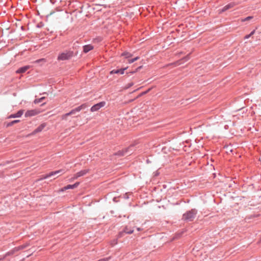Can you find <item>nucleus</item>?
Segmentation results:
<instances>
[{
  "label": "nucleus",
  "instance_id": "f03ea898",
  "mask_svg": "<svg viewBox=\"0 0 261 261\" xmlns=\"http://www.w3.org/2000/svg\"><path fill=\"white\" fill-rule=\"evenodd\" d=\"M72 56L73 53L72 51H66L65 52L60 54L58 57V59L59 60H68L71 58Z\"/></svg>",
  "mask_w": 261,
  "mask_h": 261
},
{
  "label": "nucleus",
  "instance_id": "f3484780",
  "mask_svg": "<svg viewBox=\"0 0 261 261\" xmlns=\"http://www.w3.org/2000/svg\"><path fill=\"white\" fill-rule=\"evenodd\" d=\"M252 18H253L252 16H248V17H247L245 18L241 19V21L242 22H245V21H249V20H251Z\"/></svg>",
  "mask_w": 261,
  "mask_h": 261
},
{
  "label": "nucleus",
  "instance_id": "ddd939ff",
  "mask_svg": "<svg viewBox=\"0 0 261 261\" xmlns=\"http://www.w3.org/2000/svg\"><path fill=\"white\" fill-rule=\"evenodd\" d=\"M93 47L91 45H87L84 46V51L85 53H88L90 50L93 49Z\"/></svg>",
  "mask_w": 261,
  "mask_h": 261
},
{
  "label": "nucleus",
  "instance_id": "0eeeda50",
  "mask_svg": "<svg viewBox=\"0 0 261 261\" xmlns=\"http://www.w3.org/2000/svg\"><path fill=\"white\" fill-rule=\"evenodd\" d=\"M79 184L80 183L77 182H76L74 184L72 185H68L67 186L64 187V188L61 189L59 190V191H60V192H64V191H65L66 190H68V189L75 188H76L79 186Z\"/></svg>",
  "mask_w": 261,
  "mask_h": 261
},
{
  "label": "nucleus",
  "instance_id": "423d86ee",
  "mask_svg": "<svg viewBox=\"0 0 261 261\" xmlns=\"http://www.w3.org/2000/svg\"><path fill=\"white\" fill-rule=\"evenodd\" d=\"M63 171L62 170H57V171H53V172H51L50 173H49V174H47L46 175H43L41 176V177L40 178V180H42V179H46L49 177H50L53 175H56L58 173H61Z\"/></svg>",
  "mask_w": 261,
  "mask_h": 261
},
{
  "label": "nucleus",
  "instance_id": "a211bd4d",
  "mask_svg": "<svg viewBox=\"0 0 261 261\" xmlns=\"http://www.w3.org/2000/svg\"><path fill=\"white\" fill-rule=\"evenodd\" d=\"M139 59V58L138 57H137L134 59L128 60V63L131 64V63L134 62L135 61L138 60Z\"/></svg>",
  "mask_w": 261,
  "mask_h": 261
},
{
  "label": "nucleus",
  "instance_id": "aec40b11",
  "mask_svg": "<svg viewBox=\"0 0 261 261\" xmlns=\"http://www.w3.org/2000/svg\"><path fill=\"white\" fill-rule=\"evenodd\" d=\"M255 33V31H253L251 32V33L249 35H247L246 36H245L244 38L245 39H248L249 37H250L252 35H253Z\"/></svg>",
  "mask_w": 261,
  "mask_h": 261
},
{
  "label": "nucleus",
  "instance_id": "1a4fd4ad",
  "mask_svg": "<svg viewBox=\"0 0 261 261\" xmlns=\"http://www.w3.org/2000/svg\"><path fill=\"white\" fill-rule=\"evenodd\" d=\"M127 67L122 68L120 69H117V70H113L110 72L111 74H118L120 73L121 74H123L124 73V71L126 70Z\"/></svg>",
  "mask_w": 261,
  "mask_h": 261
},
{
  "label": "nucleus",
  "instance_id": "412c9836",
  "mask_svg": "<svg viewBox=\"0 0 261 261\" xmlns=\"http://www.w3.org/2000/svg\"><path fill=\"white\" fill-rule=\"evenodd\" d=\"M69 116V115L68 113L65 114L62 116V119L63 120H67V117Z\"/></svg>",
  "mask_w": 261,
  "mask_h": 261
},
{
  "label": "nucleus",
  "instance_id": "393cba45",
  "mask_svg": "<svg viewBox=\"0 0 261 261\" xmlns=\"http://www.w3.org/2000/svg\"><path fill=\"white\" fill-rule=\"evenodd\" d=\"M141 68H142V66H140V67H139L138 68H137V69H136V70H135V71H132V72H131V73H135V72H137V71H138V70H139V69H141Z\"/></svg>",
  "mask_w": 261,
  "mask_h": 261
},
{
  "label": "nucleus",
  "instance_id": "cd10ccee",
  "mask_svg": "<svg viewBox=\"0 0 261 261\" xmlns=\"http://www.w3.org/2000/svg\"><path fill=\"white\" fill-rule=\"evenodd\" d=\"M44 98H45L44 97H42L39 98V101H41V102Z\"/></svg>",
  "mask_w": 261,
  "mask_h": 261
},
{
  "label": "nucleus",
  "instance_id": "2eb2a0df",
  "mask_svg": "<svg viewBox=\"0 0 261 261\" xmlns=\"http://www.w3.org/2000/svg\"><path fill=\"white\" fill-rule=\"evenodd\" d=\"M19 121H20V120H13V121H11V122H9V123H8V124H7V127H9V126H12V125H13V124H15V123H16L19 122Z\"/></svg>",
  "mask_w": 261,
  "mask_h": 261
},
{
  "label": "nucleus",
  "instance_id": "20e7f679",
  "mask_svg": "<svg viewBox=\"0 0 261 261\" xmlns=\"http://www.w3.org/2000/svg\"><path fill=\"white\" fill-rule=\"evenodd\" d=\"M40 113V111L37 110H28L25 113V116L26 117H32L35 116L37 114H38Z\"/></svg>",
  "mask_w": 261,
  "mask_h": 261
},
{
  "label": "nucleus",
  "instance_id": "39448f33",
  "mask_svg": "<svg viewBox=\"0 0 261 261\" xmlns=\"http://www.w3.org/2000/svg\"><path fill=\"white\" fill-rule=\"evenodd\" d=\"M89 170L88 169H85L82 171H80V172L76 173L73 176V177L72 178L73 180L77 178L78 177H80L81 176L85 175L86 174L88 173Z\"/></svg>",
  "mask_w": 261,
  "mask_h": 261
},
{
  "label": "nucleus",
  "instance_id": "4468645a",
  "mask_svg": "<svg viewBox=\"0 0 261 261\" xmlns=\"http://www.w3.org/2000/svg\"><path fill=\"white\" fill-rule=\"evenodd\" d=\"M87 107V106L86 104H83L81 106L76 108L74 109L76 112H80L82 109H84Z\"/></svg>",
  "mask_w": 261,
  "mask_h": 261
},
{
  "label": "nucleus",
  "instance_id": "7ed1b4c3",
  "mask_svg": "<svg viewBox=\"0 0 261 261\" xmlns=\"http://www.w3.org/2000/svg\"><path fill=\"white\" fill-rule=\"evenodd\" d=\"M106 102L104 101L100 102L99 103H98L93 106H92L91 108V112H95L97 110H98L101 108L104 107L105 106Z\"/></svg>",
  "mask_w": 261,
  "mask_h": 261
},
{
  "label": "nucleus",
  "instance_id": "c85d7f7f",
  "mask_svg": "<svg viewBox=\"0 0 261 261\" xmlns=\"http://www.w3.org/2000/svg\"><path fill=\"white\" fill-rule=\"evenodd\" d=\"M12 253H13V252H11V253H10V252H8V253L6 254V255H9V254H12Z\"/></svg>",
  "mask_w": 261,
  "mask_h": 261
},
{
  "label": "nucleus",
  "instance_id": "9d476101",
  "mask_svg": "<svg viewBox=\"0 0 261 261\" xmlns=\"http://www.w3.org/2000/svg\"><path fill=\"white\" fill-rule=\"evenodd\" d=\"M234 6H235V4L234 3H230L228 5H226L225 7H224L223 8V9L220 10L219 13L223 12L228 10L229 9L233 8Z\"/></svg>",
  "mask_w": 261,
  "mask_h": 261
},
{
  "label": "nucleus",
  "instance_id": "9b49d317",
  "mask_svg": "<svg viewBox=\"0 0 261 261\" xmlns=\"http://www.w3.org/2000/svg\"><path fill=\"white\" fill-rule=\"evenodd\" d=\"M23 110H19L16 114H11L9 116V118L20 117L23 114Z\"/></svg>",
  "mask_w": 261,
  "mask_h": 261
},
{
  "label": "nucleus",
  "instance_id": "7c9ffc66",
  "mask_svg": "<svg viewBox=\"0 0 261 261\" xmlns=\"http://www.w3.org/2000/svg\"><path fill=\"white\" fill-rule=\"evenodd\" d=\"M24 247L23 246H21L19 249H22Z\"/></svg>",
  "mask_w": 261,
  "mask_h": 261
},
{
  "label": "nucleus",
  "instance_id": "6e6552de",
  "mask_svg": "<svg viewBox=\"0 0 261 261\" xmlns=\"http://www.w3.org/2000/svg\"><path fill=\"white\" fill-rule=\"evenodd\" d=\"M46 123H43L40 125L37 128H36L32 133V135H35L41 132L44 128L46 126Z\"/></svg>",
  "mask_w": 261,
  "mask_h": 261
},
{
  "label": "nucleus",
  "instance_id": "b1692460",
  "mask_svg": "<svg viewBox=\"0 0 261 261\" xmlns=\"http://www.w3.org/2000/svg\"><path fill=\"white\" fill-rule=\"evenodd\" d=\"M45 62V59H39V60H37L36 61H35V63H40V62Z\"/></svg>",
  "mask_w": 261,
  "mask_h": 261
},
{
  "label": "nucleus",
  "instance_id": "6ab92c4d",
  "mask_svg": "<svg viewBox=\"0 0 261 261\" xmlns=\"http://www.w3.org/2000/svg\"><path fill=\"white\" fill-rule=\"evenodd\" d=\"M124 231L126 233L130 234V233H132L133 232L134 230L129 229L127 227H126Z\"/></svg>",
  "mask_w": 261,
  "mask_h": 261
},
{
  "label": "nucleus",
  "instance_id": "f257e3e1",
  "mask_svg": "<svg viewBox=\"0 0 261 261\" xmlns=\"http://www.w3.org/2000/svg\"><path fill=\"white\" fill-rule=\"evenodd\" d=\"M197 214V211L195 209H192L183 215V219L187 221H193Z\"/></svg>",
  "mask_w": 261,
  "mask_h": 261
},
{
  "label": "nucleus",
  "instance_id": "4be33fe9",
  "mask_svg": "<svg viewBox=\"0 0 261 261\" xmlns=\"http://www.w3.org/2000/svg\"><path fill=\"white\" fill-rule=\"evenodd\" d=\"M133 85H134V83L133 82L129 83L127 85H126V86L124 88L125 89H128V88H129V87H132Z\"/></svg>",
  "mask_w": 261,
  "mask_h": 261
},
{
  "label": "nucleus",
  "instance_id": "dca6fc26",
  "mask_svg": "<svg viewBox=\"0 0 261 261\" xmlns=\"http://www.w3.org/2000/svg\"><path fill=\"white\" fill-rule=\"evenodd\" d=\"M121 56H125L126 58H128L132 57V55L129 53L125 52L123 53Z\"/></svg>",
  "mask_w": 261,
  "mask_h": 261
},
{
  "label": "nucleus",
  "instance_id": "c756f323",
  "mask_svg": "<svg viewBox=\"0 0 261 261\" xmlns=\"http://www.w3.org/2000/svg\"><path fill=\"white\" fill-rule=\"evenodd\" d=\"M137 230H138V231H140V230H141V228H137Z\"/></svg>",
  "mask_w": 261,
  "mask_h": 261
},
{
  "label": "nucleus",
  "instance_id": "5701e85b",
  "mask_svg": "<svg viewBox=\"0 0 261 261\" xmlns=\"http://www.w3.org/2000/svg\"><path fill=\"white\" fill-rule=\"evenodd\" d=\"M75 113H76V111H75V110L74 109L72 110L71 111H70L68 113L69 114V115L70 116V115L74 114Z\"/></svg>",
  "mask_w": 261,
  "mask_h": 261
},
{
  "label": "nucleus",
  "instance_id": "f8f14e48",
  "mask_svg": "<svg viewBox=\"0 0 261 261\" xmlns=\"http://www.w3.org/2000/svg\"><path fill=\"white\" fill-rule=\"evenodd\" d=\"M30 66H25L19 68L17 71L16 73H22L25 72L27 70L30 68Z\"/></svg>",
  "mask_w": 261,
  "mask_h": 261
},
{
  "label": "nucleus",
  "instance_id": "bb28decb",
  "mask_svg": "<svg viewBox=\"0 0 261 261\" xmlns=\"http://www.w3.org/2000/svg\"><path fill=\"white\" fill-rule=\"evenodd\" d=\"M41 102V101H39V99H35V100H34V102H35V103H39V102Z\"/></svg>",
  "mask_w": 261,
  "mask_h": 261
},
{
  "label": "nucleus",
  "instance_id": "a878e982",
  "mask_svg": "<svg viewBox=\"0 0 261 261\" xmlns=\"http://www.w3.org/2000/svg\"><path fill=\"white\" fill-rule=\"evenodd\" d=\"M150 90V89H149L147 91H145V92L142 93L141 95L145 94L147 93Z\"/></svg>",
  "mask_w": 261,
  "mask_h": 261
}]
</instances>
